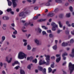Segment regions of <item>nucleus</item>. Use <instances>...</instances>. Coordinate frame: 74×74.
Masks as SVG:
<instances>
[{"instance_id":"1","label":"nucleus","mask_w":74,"mask_h":74,"mask_svg":"<svg viewBox=\"0 0 74 74\" xmlns=\"http://www.w3.org/2000/svg\"><path fill=\"white\" fill-rule=\"evenodd\" d=\"M45 56L46 58V60L47 61V62H45V61H43L42 63L41 61L42 60H41L39 62V65H42V64H45L46 65H49V62H50V59H49V58H50V56L49 55H45Z\"/></svg>"},{"instance_id":"2","label":"nucleus","mask_w":74,"mask_h":74,"mask_svg":"<svg viewBox=\"0 0 74 74\" xmlns=\"http://www.w3.org/2000/svg\"><path fill=\"white\" fill-rule=\"evenodd\" d=\"M27 56L26 54H25L24 53L20 52L18 54V57L19 59H24V58H26Z\"/></svg>"},{"instance_id":"3","label":"nucleus","mask_w":74,"mask_h":74,"mask_svg":"<svg viewBox=\"0 0 74 74\" xmlns=\"http://www.w3.org/2000/svg\"><path fill=\"white\" fill-rule=\"evenodd\" d=\"M69 70H70V73L71 74L74 70V64H73L71 63L70 62L69 64Z\"/></svg>"},{"instance_id":"4","label":"nucleus","mask_w":74,"mask_h":74,"mask_svg":"<svg viewBox=\"0 0 74 74\" xmlns=\"http://www.w3.org/2000/svg\"><path fill=\"white\" fill-rule=\"evenodd\" d=\"M28 13V10L25 11V12H21L19 14V16H23L22 18H25L26 14H27Z\"/></svg>"},{"instance_id":"5","label":"nucleus","mask_w":74,"mask_h":74,"mask_svg":"<svg viewBox=\"0 0 74 74\" xmlns=\"http://www.w3.org/2000/svg\"><path fill=\"white\" fill-rule=\"evenodd\" d=\"M39 70L40 71H42L43 74H46V69L44 68L43 69V68L41 66L39 67Z\"/></svg>"},{"instance_id":"6","label":"nucleus","mask_w":74,"mask_h":74,"mask_svg":"<svg viewBox=\"0 0 74 74\" xmlns=\"http://www.w3.org/2000/svg\"><path fill=\"white\" fill-rule=\"evenodd\" d=\"M18 1V0H12L13 8H15L16 7L17 4L15 1Z\"/></svg>"},{"instance_id":"7","label":"nucleus","mask_w":74,"mask_h":74,"mask_svg":"<svg viewBox=\"0 0 74 74\" xmlns=\"http://www.w3.org/2000/svg\"><path fill=\"white\" fill-rule=\"evenodd\" d=\"M33 59H34V57L31 56L29 57H28L27 58V60L28 61L29 60L30 62H32V60H33Z\"/></svg>"},{"instance_id":"8","label":"nucleus","mask_w":74,"mask_h":74,"mask_svg":"<svg viewBox=\"0 0 74 74\" xmlns=\"http://www.w3.org/2000/svg\"><path fill=\"white\" fill-rule=\"evenodd\" d=\"M67 53H65L62 54V57H63V60H66V57H64V56H67Z\"/></svg>"},{"instance_id":"9","label":"nucleus","mask_w":74,"mask_h":74,"mask_svg":"<svg viewBox=\"0 0 74 74\" xmlns=\"http://www.w3.org/2000/svg\"><path fill=\"white\" fill-rule=\"evenodd\" d=\"M9 58V57L8 56L6 57V60L7 62H8V63H11V61H12V58H10V60L8 61Z\"/></svg>"},{"instance_id":"10","label":"nucleus","mask_w":74,"mask_h":74,"mask_svg":"<svg viewBox=\"0 0 74 74\" xmlns=\"http://www.w3.org/2000/svg\"><path fill=\"white\" fill-rule=\"evenodd\" d=\"M72 54H73V55L69 54V56L71 57H72V58H73L74 57V49H72Z\"/></svg>"},{"instance_id":"11","label":"nucleus","mask_w":74,"mask_h":74,"mask_svg":"<svg viewBox=\"0 0 74 74\" xmlns=\"http://www.w3.org/2000/svg\"><path fill=\"white\" fill-rule=\"evenodd\" d=\"M55 15V14L53 13H49L47 15V16H50V17H52Z\"/></svg>"},{"instance_id":"12","label":"nucleus","mask_w":74,"mask_h":74,"mask_svg":"<svg viewBox=\"0 0 74 74\" xmlns=\"http://www.w3.org/2000/svg\"><path fill=\"white\" fill-rule=\"evenodd\" d=\"M2 18L3 20H8L9 19V17L7 16H3Z\"/></svg>"},{"instance_id":"13","label":"nucleus","mask_w":74,"mask_h":74,"mask_svg":"<svg viewBox=\"0 0 74 74\" xmlns=\"http://www.w3.org/2000/svg\"><path fill=\"white\" fill-rule=\"evenodd\" d=\"M51 25L53 27H58V25H56V24L54 22H52L51 23Z\"/></svg>"},{"instance_id":"14","label":"nucleus","mask_w":74,"mask_h":74,"mask_svg":"<svg viewBox=\"0 0 74 74\" xmlns=\"http://www.w3.org/2000/svg\"><path fill=\"white\" fill-rule=\"evenodd\" d=\"M60 60H61V57H59L58 58H57L56 60V62H57V63H59Z\"/></svg>"},{"instance_id":"15","label":"nucleus","mask_w":74,"mask_h":74,"mask_svg":"<svg viewBox=\"0 0 74 74\" xmlns=\"http://www.w3.org/2000/svg\"><path fill=\"white\" fill-rule=\"evenodd\" d=\"M46 21V19H43L42 18H41L39 20H38L37 21L39 22H42L43 21Z\"/></svg>"},{"instance_id":"16","label":"nucleus","mask_w":74,"mask_h":74,"mask_svg":"<svg viewBox=\"0 0 74 74\" xmlns=\"http://www.w3.org/2000/svg\"><path fill=\"white\" fill-rule=\"evenodd\" d=\"M68 45V43H64V42L62 43V47H66V46H67Z\"/></svg>"},{"instance_id":"17","label":"nucleus","mask_w":74,"mask_h":74,"mask_svg":"<svg viewBox=\"0 0 74 74\" xmlns=\"http://www.w3.org/2000/svg\"><path fill=\"white\" fill-rule=\"evenodd\" d=\"M7 1L8 2V6H11V5H12V2L9 0H7Z\"/></svg>"},{"instance_id":"18","label":"nucleus","mask_w":74,"mask_h":74,"mask_svg":"<svg viewBox=\"0 0 74 74\" xmlns=\"http://www.w3.org/2000/svg\"><path fill=\"white\" fill-rule=\"evenodd\" d=\"M33 66V64H29L28 66H27V68L29 70L31 69V67Z\"/></svg>"},{"instance_id":"19","label":"nucleus","mask_w":74,"mask_h":74,"mask_svg":"<svg viewBox=\"0 0 74 74\" xmlns=\"http://www.w3.org/2000/svg\"><path fill=\"white\" fill-rule=\"evenodd\" d=\"M55 1L56 3H62V1L60 0H55Z\"/></svg>"},{"instance_id":"20","label":"nucleus","mask_w":74,"mask_h":74,"mask_svg":"<svg viewBox=\"0 0 74 74\" xmlns=\"http://www.w3.org/2000/svg\"><path fill=\"white\" fill-rule=\"evenodd\" d=\"M20 74H25V71L23 70L22 69L20 70Z\"/></svg>"},{"instance_id":"21","label":"nucleus","mask_w":74,"mask_h":74,"mask_svg":"<svg viewBox=\"0 0 74 74\" xmlns=\"http://www.w3.org/2000/svg\"><path fill=\"white\" fill-rule=\"evenodd\" d=\"M32 62L37 63V59L35 58L34 60H32Z\"/></svg>"},{"instance_id":"22","label":"nucleus","mask_w":74,"mask_h":74,"mask_svg":"<svg viewBox=\"0 0 74 74\" xmlns=\"http://www.w3.org/2000/svg\"><path fill=\"white\" fill-rule=\"evenodd\" d=\"M35 42L37 44V45H39V40L36 39L35 40Z\"/></svg>"},{"instance_id":"23","label":"nucleus","mask_w":74,"mask_h":74,"mask_svg":"<svg viewBox=\"0 0 74 74\" xmlns=\"http://www.w3.org/2000/svg\"><path fill=\"white\" fill-rule=\"evenodd\" d=\"M5 36H3L2 37V40L1 41L2 42H3L4 40H5Z\"/></svg>"},{"instance_id":"24","label":"nucleus","mask_w":74,"mask_h":74,"mask_svg":"<svg viewBox=\"0 0 74 74\" xmlns=\"http://www.w3.org/2000/svg\"><path fill=\"white\" fill-rule=\"evenodd\" d=\"M58 24H59V27H63V25L61 24V22H60V21L58 22Z\"/></svg>"},{"instance_id":"25","label":"nucleus","mask_w":74,"mask_h":74,"mask_svg":"<svg viewBox=\"0 0 74 74\" xmlns=\"http://www.w3.org/2000/svg\"><path fill=\"white\" fill-rule=\"evenodd\" d=\"M53 49L54 50H56V49H57V46H56V45L53 47Z\"/></svg>"},{"instance_id":"26","label":"nucleus","mask_w":74,"mask_h":74,"mask_svg":"<svg viewBox=\"0 0 74 74\" xmlns=\"http://www.w3.org/2000/svg\"><path fill=\"white\" fill-rule=\"evenodd\" d=\"M27 49L28 50H30L31 49V47L30 46V45H27Z\"/></svg>"},{"instance_id":"27","label":"nucleus","mask_w":74,"mask_h":74,"mask_svg":"<svg viewBox=\"0 0 74 74\" xmlns=\"http://www.w3.org/2000/svg\"><path fill=\"white\" fill-rule=\"evenodd\" d=\"M37 30L38 31L39 33H41V32H42V30L40 28H37Z\"/></svg>"},{"instance_id":"28","label":"nucleus","mask_w":74,"mask_h":74,"mask_svg":"<svg viewBox=\"0 0 74 74\" xmlns=\"http://www.w3.org/2000/svg\"><path fill=\"white\" fill-rule=\"evenodd\" d=\"M31 23L30 22H29V23H25L24 24V26H28V25H30Z\"/></svg>"},{"instance_id":"29","label":"nucleus","mask_w":74,"mask_h":74,"mask_svg":"<svg viewBox=\"0 0 74 74\" xmlns=\"http://www.w3.org/2000/svg\"><path fill=\"white\" fill-rule=\"evenodd\" d=\"M56 27H53L52 28V30L53 31H55L56 30Z\"/></svg>"},{"instance_id":"30","label":"nucleus","mask_w":74,"mask_h":74,"mask_svg":"<svg viewBox=\"0 0 74 74\" xmlns=\"http://www.w3.org/2000/svg\"><path fill=\"white\" fill-rule=\"evenodd\" d=\"M66 16L67 18H69L70 16V13L67 14L66 15Z\"/></svg>"},{"instance_id":"31","label":"nucleus","mask_w":74,"mask_h":74,"mask_svg":"<svg viewBox=\"0 0 74 74\" xmlns=\"http://www.w3.org/2000/svg\"><path fill=\"white\" fill-rule=\"evenodd\" d=\"M54 12H57L58 11H59V8H56L54 10Z\"/></svg>"},{"instance_id":"32","label":"nucleus","mask_w":74,"mask_h":74,"mask_svg":"<svg viewBox=\"0 0 74 74\" xmlns=\"http://www.w3.org/2000/svg\"><path fill=\"white\" fill-rule=\"evenodd\" d=\"M38 16H36L35 17H34L33 18V19L34 20H35L36 19H38Z\"/></svg>"},{"instance_id":"33","label":"nucleus","mask_w":74,"mask_h":74,"mask_svg":"<svg viewBox=\"0 0 74 74\" xmlns=\"http://www.w3.org/2000/svg\"><path fill=\"white\" fill-rule=\"evenodd\" d=\"M42 27L43 28V29H45V30H47V29H48V27H46L45 26H42Z\"/></svg>"},{"instance_id":"34","label":"nucleus","mask_w":74,"mask_h":74,"mask_svg":"<svg viewBox=\"0 0 74 74\" xmlns=\"http://www.w3.org/2000/svg\"><path fill=\"white\" fill-rule=\"evenodd\" d=\"M65 33H66V34L69 35V31L68 30H66L65 31Z\"/></svg>"},{"instance_id":"35","label":"nucleus","mask_w":74,"mask_h":74,"mask_svg":"<svg viewBox=\"0 0 74 74\" xmlns=\"http://www.w3.org/2000/svg\"><path fill=\"white\" fill-rule=\"evenodd\" d=\"M69 8L71 12H73V7L70 6L69 7Z\"/></svg>"},{"instance_id":"36","label":"nucleus","mask_w":74,"mask_h":74,"mask_svg":"<svg viewBox=\"0 0 74 74\" xmlns=\"http://www.w3.org/2000/svg\"><path fill=\"white\" fill-rule=\"evenodd\" d=\"M74 39H71L70 40V43L71 44H73L74 42Z\"/></svg>"},{"instance_id":"37","label":"nucleus","mask_w":74,"mask_h":74,"mask_svg":"<svg viewBox=\"0 0 74 74\" xmlns=\"http://www.w3.org/2000/svg\"><path fill=\"white\" fill-rule=\"evenodd\" d=\"M49 73H51L52 71V69L51 67L48 68Z\"/></svg>"},{"instance_id":"38","label":"nucleus","mask_w":74,"mask_h":74,"mask_svg":"<svg viewBox=\"0 0 74 74\" xmlns=\"http://www.w3.org/2000/svg\"><path fill=\"white\" fill-rule=\"evenodd\" d=\"M12 11V9L10 8H8L7 10V12H10V11Z\"/></svg>"},{"instance_id":"39","label":"nucleus","mask_w":74,"mask_h":74,"mask_svg":"<svg viewBox=\"0 0 74 74\" xmlns=\"http://www.w3.org/2000/svg\"><path fill=\"white\" fill-rule=\"evenodd\" d=\"M63 16V14H60L59 16V17L60 18H62Z\"/></svg>"},{"instance_id":"40","label":"nucleus","mask_w":74,"mask_h":74,"mask_svg":"<svg viewBox=\"0 0 74 74\" xmlns=\"http://www.w3.org/2000/svg\"><path fill=\"white\" fill-rule=\"evenodd\" d=\"M46 6H49L50 5V3L47 2L45 4Z\"/></svg>"},{"instance_id":"41","label":"nucleus","mask_w":74,"mask_h":74,"mask_svg":"<svg viewBox=\"0 0 74 74\" xmlns=\"http://www.w3.org/2000/svg\"><path fill=\"white\" fill-rule=\"evenodd\" d=\"M49 36L50 37H53V35L51 34H50L49 35Z\"/></svg>"},{"instance_id":"42","label":"nucleus","mask_w":74,"mask_h":74,"mask_svg":"<svg viewBox=\"0 0 74 74\" xmlns=\"http://www.w3.org/2000/svg\"><path fill=\"white\" fill-rule=\"evenodd\" d=\"M54 63H53V64H51V68H54Z\"/></svg>"},{"instance_id":"43","label":"nucleus","mask_w":74,"mask_h":74,"mask_svg":"<svg viewBox=\"0 0 74 74\" xmlns=\"http://www.w3.org/2000/svg\"><path fill=\"white\" fill-rule=\"evenodd\" d=\"M15 64H19V62H18V61H15L14 62Z\"/></svg>"},{"instance_id":"44","label":"nucleus","mask_w":74,"mask_h":74,"mask_svg":"<svg viewBox=\"0 0 74 74\" xmlns=\"http://www.w3.org/2000/svg\"><path fill=\"white\" fill-rule=\"evenodd\" d=\"M17 31H16V30H15V32H13V33L14 34H17Z\"/></svg>"},{"instance_id":"45","label":"nucleus","mask_w":74,"mask_h":74,"mask_svg":"<svg viewBox=\"0 0 74 74\" xmlns=\"http://www.w3.org/2000/svg\"><path fill=\"white\" fill-rule=\"evenodd\" d=\"M42 33L43 34V35H45V34H47L46 33V32H45V31H43L42 32Z\"/></svg>"},{"instance_id":"46","label":"nucleus","mask_w":74,"mask_h":74,"mask_svg":"<svg viewBox=\"0 0 74 74\" xmlns=\"http://www.w3.org/2000/svg\"><path fill=\"white\" fill-rule=\"evenodd\" d=\"M51 59H53V60H55V57L54 56L51 57Z\"/></svg>"},{"instance_id":"47","label":"nucleus","mask_w":74,"mask_h":74,"mask_svg":"<svg viewBox=\"0 0 74 74\" xmlns=\"http://www.w3.org/2000/svg\"><path fill=\"white\" fill-rule=\"evenodd\" d=\"M19 66H16V67L14 68V69H15L16 70H18V69H19Z\"/></svg>"},{"instance_id":"48","label":"nucleus","mask_w":74,"mask_h":74,"mask_svg":"<svg viewBox=\"0 0 74 74\" xmlns=\"http://www.w3.org/2000/svg\"><path fill=\"white\" fill-rule=\"evenodd\" d=\"M69 2L71 3L73 2V0H68Z\"/></svg>"},{"instance_id":"49","label":"nucleus","mask_w":74,"mask_h":74,"mask_svg":"<svg viewBox=\"0 0 74 74\" xmlns=\"http://www.w3.org/2000/svg\"><path fill=\"white\" fill-rule=\"evenodd\" d=\"M35 10H38V7H35L34 8Z\"/></svg>"},{"instance_id":"50","label":"nucleus","mask_w":74,"mask_h":74,"mask_svg":"<svg viewBox=\"0 0 74 74\" xmlns=\"http://www.w3.org/2000/svg\"><path fill=\"white\" fill-rule=\"evenodd\" d=\"M11 25L12 27H15V24H14V23H12L11 24Z\"/></svg>"},{"instance_id":"51","label":"nucleus","mask_w":74,"mask_h":74,"mask_svg":"<svg viewBox=\"0 0 74 74\" xmlns=\"http://www.w3.org/2000/svg\"><path fill=\"white\" fill-rule=\"evenodd\" d=\"M3 14V12L2 11L0 10V15H2Z\"/></svg>"},{"instance_id":"52","label":"nucleus","mask_w":74,"mask_h":74,"mask_svg":"<svg viewBox=\"0 0 74 74\" xmlns=\"http://www.w3.org/2000/svg\"><path fill=\"white\" fill-rule=\"evenodd\" d=\"M47 33H51V30H47Z\"/></svg>"},{"instance_id":"53","label":"nucleus","mask_w":74,"mask_h":74,"mask_svg":"<svg viewBox=\"0 0 74 74\" xmlns=\"http://www.w3.org/2000/svg\"><path fill=\"white\" fill-rule=\"evenodd\" d=\"M36 50V48H33L32 49V52H34V51H35Z\"/></svg>"},{"instance_id":"54","label":"nucleus","mask_w":74,"mask_h":74,"mask_svg":"<svg viewBox=\"0 0 74 74\" xmlns=\"http://www.w3.org/2000/svg\"><path fill=\"white\" fill-rule=\"evenodd\" d=\"M12 38H16V36H15V35H12Z\"/></svg>"},{"instance_id":"55","label":"nucleus","mask_w":74,"mask_h":74,"mask_svg":"<svg viewBox=\"0 0 74 74\" xmlns=\"http://www.w3.org/2000/svg\"><path fill=\"white\" fill-rule=\"evenodd\" d=\"M71 34H72V35H74V30H73V31H71Z\"/></svg>"},{"instance_id":"56","label":"nucleus","mask_w":74,"mask_h":74,"mask_svg":"<svg viewBox=\"0 0 74 74\" xmlns=\"http://www.w3.org/2000/svg\"><path fill=\"white\" fill-rule=\"evenodd\" d=\"M58 41L57 40H55V42L56 43V45H57V43H58Z\"/></svg>"},{"instance_id":"57","label":"nucleus","mask_w":74,"mask_h":74,"mask_svg":"<svg viewBox=\"0 0 74 74\" xmlns=\"http://www.w3.org/2000/svg\"><path fill=\"white\" fill-rule=\"evenodd\" d=\"M33 4H34L35 3H36V0H33Z\"/></svg>"},{"instance_id":"58","label":"nucleus","mask_w":74,"mask_h":74,"mask_svg":"<svg viewBox=\"0 0 74 74\" xmlns=\"http://www.w3.org/2000/svg\"><path fill=\"white\" fill-rule=\"evenodd\" d=\"M60 56V54H56V57H57L58 58V57H59V56Z\"/></svg>"},{"instance_id":"59","label":"nucleus","mask_w":74,"mask_h":74,"mask_svg":"<svg viewBox=\"0 0 74 74\" xmlns=\"http://www.w3.org/2000/svg\"><path fill=\"white\" fill-rule=\"evenodd\" d=\"M10 14H12V15H14V12L13 11H11L10 12Z\"/></svg>"},{"instance_id":"60","label":"nucleus","mask_w":74,"mask_h":74,"mask_svg":"<svg viewBox=\"0 0 74 74\" xmlns=\"http://www.w3.org/2000/svg\"><path fill=\"white\" fill-rule=\"evenodd\" d=\"M66 62H64L63 64L62 65L63 66H64V65H65V64H66Z\"/></svg>"},{"instance_id":"61","label":"nucleus","mask_w":74,"mask_h":74,"mask_svg":"<svg viewBox=\"0 0 74 74\" xmlns=\"http://www.w3.org/2000/svg\"><path fill=\"white\" fill-rule=\"evenodd\" d=\"M0 65L1 66V67H2V66H3V63H2V62H1L0 63Z\"/></svg>"},{"instance_id":"62","label":"nucleus","mask_w":74,"mask_h":74,"mask_svg":"<svg viewBox=\"0 0 74 74\" xmlns=\"http://www.w3.org/2000/svg\"><path fill=\"white\" fill-rule=\"evenodd\" d=\"M69 3H66L65 4V6H67L68 5H69Z\"/></svg>"},{"instance_id":"63","label":"nucleus","mask_w":74,"mask_h":74,"mask_svg":"<svg viewBox=\"0 0 74 74\" xmlns=\"http://www.w3.org/2000/svg\"><path fill=\"white\" fill-rule=\"evenodd\" d=\"M66 25H68L69 24V21H66Z\"/></svg>"},{"instance_id":"64","label":"nucleus","mask_w":74,"mask_h":74,"mask_svg":"<svg viewBox=\"0 0 74 74\" xmlns=\"http://www.w3.org/2000/svg\"><path fill=\"white\" fill-rule=\"evenodd\" d=\"M71 26L73 27H74V23H72L71 24Z\"/></svg>"}]
</instances>
